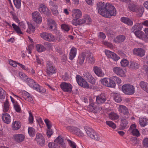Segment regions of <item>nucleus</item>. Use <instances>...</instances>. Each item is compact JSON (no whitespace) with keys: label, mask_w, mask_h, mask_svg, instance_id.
Listing matches in <instances>:
<instances>
[{"label":"nucleus","mask_w":148,"mask_h":148,"mask_svg":"<svg viewBox=\"0 0 148 148\" xmlns=\"http://www.w3.org/2000/svg\"><path fill=\"white\" fill-rule=\"evenodd\" d=\"M97 6L98 13L104 17L110 18L116 15V10L114 7L109 3L105 4L104 2H99L97 3Z\"/></svg>","instance_id":"f257e3e1"},{"label":"nucleus","mask_w":148,"mask_h":148,"mask_svg":"<svg viewBox=\"0 0 148 148\" xmlns=\"http://www.w3.org/2000/svg\"><path fill=\"white\" fill-rule=\"evenodd\" d=\"M96 102L92 103H90V106L94 110V112H96L99 111L101 109L99 107L98 104L103 103L106 100V98L104 94H101L99 95L96 96Z\"/></svg>","instance_id":"f03ea898"},{"label":"nucleus","mask_w":148,"mask_h":148,"mask_svg":"<svg viewBox=\"0 0 148 148\" xmlns=\"http://www.w3.org/2000/svg\"><path fill=\"white\" fill-rule=\"evenodd\" d=\"M123 92L125 94L131 95L133 94L135 91L134 87L132 85L129 84L123 85L122 87Z\"/></svg>","instance_id":"7ed1b4c3"},{"label":"nucleus","mask_w":148,"mask_h":148,"mask_svg":"<svg viewBox=\"0 0 148 148\" xmlns=\"http://www.w3.org/2000/svg\"><path fill=\"white\" fill-rule=\"evenodd\" d=\"M128 7L130 10L138 13L140 16L142 15L144 11L143 8L136 6L133 3L129 4Z\"/></svg>","instance_id":"20e7f679"},{"label":"nucleus","mask_w":148,"mask_h":148,"mask_svg":"<svg viewBox=\"0 0 148 148\" xmlns=\"http://www.w3.org/2000/svg\"><path fill=\"white\" fill-rule=\"evenodd\" d=\"M26 82L30 87L33 88L34 90L41 93L43 92L41 90L39 85L36 84L33 79L30 78H29Z\"/></svg>","instance_id":"39448f33"},{"label":"nucleus","mask_w":148,"mask_h":148,"mask_svg":"<svg viewBox=\"0 0 148 148\" xmlns=\"http://www.w3.org/2000/svg\"><path fill=\"white\" fill-rule=\"evenodd\" d=\"M41 37L44 40L49 42H54L55 38L54 36L51 33L43 32L40 34Z\"/></svg>","instance_id":"423d86ee"},{"label":"nucleus","mask_w":148,"mask_h":148,"mask_svg":"<svg viewBox=\"0 0 148 148\" xmlns=\"http://www.w3.org/2000/svg\"><path fill=\"white\" fill-rule=\"evenodd\" d=\"M76 79L77 83L79 86L87 88H89V86L87 82L80 75H77Z\"/></svg>","instance_id":"0eeeda50"},{"label":"nucleus","mask_w":148,"mask_h":148,"mask_svg":"<svg viewBox=\"0 0 148 148\" xmlns=\"http://www.w3.org/2000/svg\"><path fill=\"white\" fill-rule=\"evenodd\" d=\"M14 30L18 34H22L23 33L21 31V29L23 30L25 29V26L24 23L22 22L19 23L18 26H17L14 23H13L12 25Z\"/></svg>","instance_id":"6e6552de"},{"label":"nucleus","mask_w":148,"mask_h":148,"mask_svg":"<svg viewBox=\"0 0 148 148\" xmlns=\"http://www.w3.org/2000/svg\"><path fill=\"white\" fill-rule=\"evenodd\" d=\"M47 73L48 75H52L56 72V69L53 66L52 63L50 61H47Z\"/></svg>","instance_id":"1a4fd4ad"},{"label":"nucleus","mask_w":148,"mask_h":148,"mask_svg":"<svg viewBox=\"0 0 148 148\" xmlns=\"http://www.w3.org/2000/svg\"><path fill=\"white\" fill-rule=\"evenodd\" d=\"M60 87L63 91L70 92L72 91V86L69 83L63 82L60 84Z\"/></svg>","instance_id":"9d476101"},{"label":"nucleus","mask_w":148,"mask_h":148,"mask_svg":"<svg viewBox=\"0 0 148 148\" xmlns=\"http://www.w3.org/2000/svg\"><path fill=\"white\" fill-rule=\"evenodd\" d=\"M35 140L37 142L38 144L41 146L45 145V140L43 136L41 134L38 133L36 134Z\"/></svg>","instance_id":"9b49d317"},{"label":"nucleus","mask_w":148,"mask_h":148,"mask_svg":"<svg viewBox=\"0 0 148 148\" xmlns=\"http://www.w3.org/2000/svg\"><path fill=\"white\" fill-rule=\"evenodd\" d=\"M33 20L38 23H40L42 21V18L40 13L37 11H35L32 14Z\"/></svg>","instance_id":"f8f14e48"},{"label":"nucleus","mask_w":148,"mask_h":148,"mask_svg":"<svg viewBox=\"0 0 148 148\" xmlns=\"http://www.w3.org/2000/svg\"><path fill=\"white\" fill-rule=\"evenodd\" d=\"M47 24L49 30H52L54 31L56 30V25L55 21L52 19H47Z\"/></svg>","instance_id":"ddd939ff"},{"label":"nucleus","mask_w":148,"mask_h":148,"mask_svg":"<svg viewBox=\"0 0 148 148\" xmlns=\"http://www.w3.org/2000/svg\"><path fill=\"white\" fill-rule=\"evenodd\" d=\"M114 72L118 75L121 77H124L126 75L123 70L119 67H115L113 68Z\"/></svg>","instance_id":"4468645a"},{"label":"nucleus","mask_w":148,"mask_h":148,"mask_svg":"<svg viewBox=\"0 0 148 148\" xmlns=\"http://www.w3.org/2000/svg\"><path fill=\"white\" fill-rule=\"evenodd\" d=\"M135 35L138 38L141 39L145 41H148L147 38L144 33L140 30L136 31L134 32Z\"/></svg>","instance_id":"2eb2a0df"},{"label":"nucleus","mask_w":148,"mask_h":148,"mask_svg":"<svg viewBox=\"0 0 148 148\" xmlns=\"http://www.w3.org/2000/svg\"><path fill=\"white\" fill-rule=\"evenodd\" d=\"M136 126L135 124L131 125L129 128L128 131L131 132L133 136L138 137L140 135V133L138 130L136 129Z\"/></svg>","instance_id":"dca6fc26"},{"label":"nucleus","mask_w":148,"mask_h":148,"mask_svg":"<svg viewBox=\"0 0 148 148\" xmlns=\"http://www.w3.org/2000/svg\"><path fill=\"white\" fill-rule=\"evenodd\" d=\"M13 137L14 141L18 143L22 142L25 139L24 135L21 134H14Z\"/></svg>","instance_id":"f3484780"},{"label":"nucleus","mask_w":148,"mask_h":148,"mask_svg":"<svg viewBox=\"0 0 148 148\" xmlns=\"http://www.w3.org/2000/svg\"><path fill=\"white\" fill-rule=\"evenodd\" d=\"M72 16L73 18H79L82 16L81 11L79 9H74L72 11Z\"/></svg>","instance_id":"a211bd4d"},{"label":"nucleus","mask_w":148,"mask_h":148,"mask_svg":"<svg viewBox=\"0 0 148 148\" xmlns=\"http://www.w3.org/2000/svg\"><path fill=\"white\" fill-rule=\"evenodd\" d=\"M133 52L134 54L140 57L144 56L145 54V51L141 48L135 49L133 50Z\"/></svg>","instance_id":"6ab92c4d"},{"label":"nucleus","mask_w":148,"mask_h":148,"mask_svg":"<svg viewBox=\"0 0 148 148\" xmlns=\"http://www.w3.org/2000/svg\"><path fill=\"white\" fill-rule=\"evenodd\" d=\"M93 70L95 74L98 76L101 77H103L105 74L100 67L95 66L93 68Z\"/></svg>","instance_id":"aec40b11"},{"label":"nucleus","mask_w":148,"mask_h":148,"mask_svg":"<svg viewBox=\"0 0 148 148\" xmlns=\"http://www.w3.org/2000/svg\"><path fill=\"white\" fill-rule=\"evenodd\" d=\"M56 144L61 145L63 148L66 147L65 143L64 142V139L60 136H58L54 141Z\"/></svg>","instance_id":"412c9836"},{"label":"nucleus","mask_w":148,"mask_h":148,"mask_svg":"<svg viewBox=\"0 0 148 148\" xmlns=\"http://www.w3.org/2000/svg\"><path fill=\"white\" fill-rule=\"evenodd\" d=\"M2 119L3 122L7 124H9L11 122V117L10 115L6 113L2 114Z\"/></svg>","instance_id":"4be33fe9"},{"label":"nucleus","mask_w":148,"mask_h":148,"mask_svg":"<svg viewBox=\"0 0 148 148\" xmlns=\"http://www.w3.org/2000/svg\"><path fill=\"white\" fill-rule=\"evenodd\" d=\"M84 76L86 78L87 80L92 84H95V79L89 73H86L84 75Z\"/></svg>","instance_id":"5701e85b"},{"label":"nucleus","mask_w":148,"mask_h":148,"mask_svg":"<svg viewBox=\"0 0 148 148\" xmlns=\"http://www.w3.org/2000/svg\"><path fill=\"white\" fill-rule=\"evenodd\" d=\"M128 122L125 119H122L121 120L120 128L121 130H123L127 128L128 126L127 125Z\"/></svg>","instance_id":"b1692460"},{"label":"nucleus","mask_w":148,"mask_h":148,"mask_svg":"<svg viewBox=\"0 0 148 148\" xmlns=\"http://www.w3.org/2000/svg\"><path fill=\"white\" fill-rule=\"evenodd\" d=\"M77 52V49L72 47L70 51L69 58L71 60H73L75 57Z\"/></svg>","instance_id":"393cba45"},{"label":"nucleus","mask_w":148,"mask_h":148,"mask_svg":"<svg viewBox=\"0 0 148 148\" xmlns=\"http://www.w3.org/2000/svg\"><path fill=\"white\" fill-rule=\"evenodd\" d=\"M86 56V54L85 53H82L79 55L77 60V62L79 64L82 65L83 63Z\"/></svg>","instance_id":"a878e982"},{"label":"nucleus","mask_w":148,"mask_h":148,"mask_svg":"<svg viewBox=\"0 0 148 148\" xmlns=\"http://www.w3.org/2000/svg\"><path fill=\"white\" fill-rule=\"evenodd\" d=\"M21 126V123L18 121H15L13 123L12 129L14 130H17L19 129Z\"/></svg>","instance_id":"bb28decb"},{"label":"nucleus","mask_w":148,"mask_h":148,"mask_svg":"<svg viewBox=\"0 0 148 148\" xmlns=\"http://www.w3.org/2000/svg\"><path fill=\"white\" fill-rule=\"evenodd\" d=\"M84 129L88 136L90 138L95 132L92 129L88 127H86Z\"/></svg>","instance_id":"cd10ccee"},{"label":"nucleus","mask_w":148,"mask_h":148,"mask_svg":"<svg viewBox=\"0 0 148 148\" xmlns=\"http://www.w3.org/2000/svg\"><path fill=\"white\" fill-rule=\"evenodd\" d=\"M121 21L129 25H131L133 24L132 21L130 18L127 17H122L121 18Z\"/></svg>","instance_id":"c85d7f7f"},{"label":"nucleus","mask_w":148,"mask_h":148,"mask_svg":"<svg viewBox=\"0 0 148 148\" xmlns=\"http://www.w3.org/2000/svg\"><path fill=\"white\" fill-rule=\"evenodd\" d=\"M125 39V37L124 36L120 35L116 36L114 41L115 43H119L123 42Z\"/></svg>","instance_id":"c756f323"},{"label":"nucleus","mask_w":148,"mask_h":148,"mask_svg":"<svg viewBox=\"0 0 148 148\" xmlns=\"http://www.w3.org/2000/svg\"><path fill=\"white\" fill-rule=\"evenodd\" d=\"M119 112L125 115H127L128 113V111L127 108L123 105H120L119 108Z\"/></svg>","instance_id":"7c9ffc66"},{"label":"nucleus","mask_w":148,"mask_h":148,"mask_svg":"<svg viewBox=\"0 0 148 148\" xmlns=\"http://www.w3.org/2000/svg\"><path fill=\"white\" fill-rule=\"evenodd\" d=\"M139 65L135 62L131 61L130 63L129 68L132 70L138 69L139 68Z\"/></svg>","instance_id":"2f4dec72"},{"label":"nucleus","mask_w":148,"mask_h":148,"mask_svg":"<svg viewBox=\"0 0 148 148\" xmlns=\"http://www.w3.org/2000/svg\"><path fill=\"white\" fill-rule=\"evenodd\" d=\"M139 85L142 89L148 93V84L146 82L142 81L140 82Z\"/></svg>","instance_id":"473e14b6"},{"label":"nucleus","mask_w":148,"mask_h":148,"mask_svg":"<svg viewBox=\"0 0 148 148\" xmlns=\"http://www.w3.org/2000/svg\"><path fill=\"white\" fill-rule=\"evenodd\" d=\"M108 117L111 120H115L118 119L119 118V116L116 113L111 112L108 114Z\"/></svg>","instance_id":"72a5a7b5"},{"label":"nucleus","mask_w":148,"mask_h":148,"mask_svg":"<svg viewBox=\"0 0 148 148\" xmlns=\"http://www.w3.org/2000/svg\"><path fill=\"white\" fill-rule=\"evenodd\" d=\"M147 120L144 118H140L139 122L141 127H144L147 124Z\"/></svg>","instance_id":"f704fd0d"},{"label":"nucleus","mask_w":148,"mask_h":148,"mask_svg":"<svg viewBox=\"0 0 148 148\" xmlns=\"http://www.w3.org/2000/svg\"><path fill=\"white\" fill-rule=\"evenodd\" d=\"M113 96L116 102L119 103L122 101L121 98L119 93H114Z\"/></svg>","instance_id":"c9c22d12"},{"label":"nucleus","mask_w":148,"mask_h":148,"mask_svg":"<svg viewBox=\"0 0 148 148\" xmlns=\"http://www.w3.org/2000/svg\"><path fill=\"white\" fill-rule=\"evenodd\" d=\"M86 59L89 62L91 63H93L95 62V59L93 58V55L91 53H88Z\"/></svg>","instance_id":"e433bc0d"},{"label":"nucleus","mask_w":148,"mask_h":148,"mask_svg":"<svg viewBox=\"0 0 148 148\" xmlns=\"http://www.w3.org/2000/svg\"><path fill=\"white\" fill-rule=\"evenodd\" d=\"M9 104L8 101V99H7L5 101L4 103V104L3 105V111L5 113L8 112L9 110Z\"/></svg>","instance_id":"4c0bfd02"},{"label":"nucleus","mask_w":148,"mask_h":148,"mask_svg":"<svg viewBox=\"0 0 148 148\" xmlns=\"http://www.w3.org/2000/svg\"><path fill=\"white\" fill-rule=\"evenodd\" d=\"M142 27L141 23H137L133 27L132 30L134 32L135 30L138 31L141 30Z\"/></svg>","instance_id":"58836bf2"},{"label":"nucleus","mask_w":148,"mask_h":148,"mask_svg":"<svg viewBox=\"0 0 148 148\" xmlns=\"http://www.w3.org/2000/svg\"><path fill=\"white\" fill-rule=\"evenodd\" d=\"M28 25V28L26 32H27L31 34L33 33L35 31V27L31 24L27 23Z\"/></svg>","instance_id":"ea45409f"},{"label":"nucleus","mask_w":148,"mask_h":148,"mask_svg":"<svg viewBox=\"0 0 148 148\" xmlns=\"http://www.w3.org/2000/svg\"><path fill=\"white\" fill-rule=\"evenodd\" d=\"M36 49L38 52H41L45 51L46 50V48L44 46L40 45H37L36 46Z\"/></svg>","instance_id":"a19ab883"},{"label":"nucleus","mask_w":148,"mask_h":148,"mask_svg":"<svg viewBox=\"0 0 148 148\" xmlns=\"http://www.w3.org/2000/svg\"><path fill=\"white\" fill-rule=\"evenodd\" d=\"M28 131L29 135L33 137L34 136L36 133L35 130L31 127H29Z\"/></svg>","instance_id":"79ce46f5"},{"label":"nucleus","mask_w":148,"mask_h":148,"mask_svg":"<svg viewBox=\"0 0 148 148\" xmlns=\"http://www.w3.org/2000/svg\"><path fill=\"white\" fill-rule=\"evenodd\" d=\"M73 133L79 136H82L84 135L83 133L80 131V129L77 127L75 129Z\"/></svg>","instance_id":"37998d69"},{"label":"nucleus","mask_w":148,"mask_h":148,"mask_svg":"<svg viewBox=\"0 0 148 148\" xmlns=\"http://www.w3.org/2000/svg\"><path fill=\"white\" fill-rule=\"evenodd\" d=\"M39 10L41 13L45 14L46 13L47 9L45 5H40Z\"/></svg>","instance_id":"c03bdc74"},{"label":"nucleus","mask_w":148,"mask_h":148,"mask_svg":"<svg viewBox=\"0 0 148 148\" xmlns=\"http://www.w3.org/2000/svg\"><path fill=\"white\" fill-rule=\"evenodd\" d=\"M48 146L49 148H60V146L54 142L49 143Z\"/></svg>","instance_id":"a18cd8bd"},{"label":"nucleus","mask_w":148,"mask_h":148,"mask_svg":"<svg viewBox=\"0 0 148 148\" xmlns=\"http://www.w3.org/2000/svg\"><path fill=\"white\" fill-rule=\"evenodd\" d=\"M20 77L23 80L26 82V80L29 78L26 75L22 72H20L19 73Z\"/></svg>","instance_id":"49530a36"},{"label":"nucleus","mask_w":148,"mask_h":148,"mask_svg":"<svg viewBox=\"0 0 148 148\" xmlns=\"http://www.w3.org/2000/svg\"><path fill=\"white\" fill-rule=\"evenodd\" d=\"M95 140L100 141L101 140L100 136L96 132H95L93 136L91 138Z\"/></svg>","instance_id":"de8ad7c7"},{"label":"nucleus","mask_w":148,"mask_h":148,"mask_svg":"<svg viewBox=\"0 0 148 148\" xmlns=\"http://www.w3.org/2000/svg\"><path fill=\"white\" fill-rule=\"evenodd\" d=\"M106 124L109 127L114 129L116 128L115 124L112 121H106Z\"/></svg>","instance_id":"09e8293b"},{"label":"nucleus","mask_w":148,"mask_h":148,"mask_svg":"<svg viewBox=\"0 0 148 148\" xmlns=\"http://www.w3.org/2000/svg\"><path fill=\"white\" fill-rule=\"evenodd\" d=\"M110 78H104L103 79H101L100 80V82L103 85H105L106 86H107L109 82Z\"/></svg>","instance_id":"8fccbe9b"},{"label":"nucleus","mask_w":148,"mask_h":148,"mask_svg":"<svg viewBox=\"0 0 148 148\" xmlns=\"http://www.w3.org/2000/svg\"><path fill=\"white\" fill-rule=\"evenodd\" d=\"M14 106L15 111L18 112H20L21 110V108L17 102H15V103L14 104Z\"/></svg>","instance_id":"3c124183"},{"label":"nucleus","mask_w":148,"mask_h":148,"mask_svg":"<svg viewBox=\"0 0 148 148\" xmlns=\"http://www.w3.org/2000/svg\"><path fill=\"white\" fill-rule=\"evenodd\" d=\"M13 1L16 7L17 8H20L21 5V0H13Z\"/></svg>","instance_id":"603ef678"},{"label":"nucleus","mask_w":148,"mask_h":148,"mask_svg":"<svg viewBox=\"0 0 148 148\" xmlns=\"http://www.w3.org/2000/svg\"><path fill=\"white\" fill-rule=\"evenodd\" d=\"M109 81H110L108 82L107 84V87L112 88L114 87L115 86L116 84L114 81L110 79Z\"/></svg>","instance_id":"864d4df0"},{"label":"nucleus","mask_w":148,"mask_h":148,"mask_svg":"<svg viewBox=\"0 0 148 148\" xmlns=\"http://www.w3.org/2000/svg\"><path fill=\"white\" fill-rule=\"evenodd\" d=\"M121 64L122 66L125 67L128 65L129 62L127 60L124 58L121 61Z\"/></svg>","instance_id":"5fc2aeb1"},{"label":"nucleus","mask_w":148,"mask_h":148,"mask_svg":"<svg viewBox=\"0 0 148 148\" xmlns=\"http://www.w3.org/2000/svg\"><path fill=\"white\" fill-rule=\"evenodd\" d=\"M84 19L85 21V23L86 24H88L91 21V19L90 17L88 15H85L84 17Z\"/></svg>","instance_id":"6e6d98bb"},{"label":"nucleus","mask_w":148,"mask_h":148,"mask_svg":"<svg viewBox=\"0 0 148 148\" xmlns=\"http://www.w3.org/2000/svg\"><path fill=\"white\" fill-rule=\"evenodd\" d=\"M61 28L64 31L68 32L70 29L69 27L67 25L62 24L61 25Z\"/></svg>","instance_id":"4d7b16f0"},{"label":"nucleus","mask_w":148,"mask_h":148,"mask_svg":"<svg viewBox=\"0 0 148 148\" xmlns=\"http://www.w3.org/2000/svg\"><path fill=\"white\" fill-rule=\"evenodd\" d=\"M79 18H74L72 21V23L74 25L77 26L79 25Z\"/></svg>","instance_id":"13d9d810"},{"label":"nucleus","mask_w":148,"mask_h":148,"mask_svg":"<svg viewBox=\"0 0 148 148\" xmlns=\"http://www.w3.org/2000/svg\"><path fill=\"white\" fill-rule=\"evenodd\" d=\"M113 53L108 50H105V53L106 56L109 58H110Z\"/></svg>","instance_id":"bf43d9fd"},{"label":"nucleus","mask_w":148,"mask_h":148,"mask_svg":"<svg viewBox=\"0 0 148 148\" xmlns=\"http://www.w3.org/2000/svg\"><path fill=\"white\" fill-rule=\"evenodd\" d=\"M5 91L2 88L0 92V99H3L5 97Z\"/></svg>","instance_id":"052dcab7"},{"label":"nucleus","mask_w":148,"mask_h":148,"mask_svg":"<svg viewBox=\"0 0 148 148\" xmlns=\"http://www.w3.org/2000/svg\"><path fill=\"white\" fill-rule=\"evenodd\" d=\"M44 121L48 129H50L51 127V125L50 121L47 119H45Z\"/></svg>","instance_id":"680f3d73"},{"label":"nucleus","mask_w":148,"mask_h":148,"mask_svg":"<svg viewBox=\"0 0 148 148\" xmlns=\"http://www.w3.org/2000/svg\"><path fill=\"white\" fill-rule=\"evenodd\" d=\"M68 141L70 146L73 148H76V145L74 142L71 140H68Z\"/></svg>","instance_id":"e2e57ef3"},{"label":"nucleus","mask_w":148,"mask_h":148,"mask_svg":"<svg viewBox=\"0 0 148 148\" xmlns=\"http://www.w3.org/2000/svg\"><path fill=\"white\" fill-rule=\"evenodd\" d=\"M98 37L100 39L104 40L106 37L105 34L103 32H100L98 34Z\"/></svg>","instance_id":"0e129e2a"},{"label":"nucleus","mask_w":148,"mask_h":148,"mask_svg":"<svg viewBox=\"0 0 148 148\" xmlns=\"http://www.w3.org/2000/svg\"><path fill=\"white\" fill-rule=\"evenodd\" d=\"M29 123H31L33 122L34 120L33 116L30 111L29 112Z\"/></svg>","instance_id":"69168bd1"},{"label":"nucleus","mask_w":148,"mask_h":148,"mask_svg":"<svg viewBox=\"0 0 148 148\" xmlns=\"http://www.w3.org/2000/svg\"><path fill=\"white\" fill-rule=\"evenodd\" d=\"M143 144L144 147L148 148V138H145L143 140Z\"/></svg>","instance_id":"338daca9"},{"label":"nucleus","mask_w":148,"mask_h":148,"mask_svg":"<svg viewBox=\"0 0 148 148\" xmlns=\"http://www.w3.org/2000/svg\"><path fill=\"white\" fill-rule=\"evenodd\" d=\"M110 58L112 59L115 61H117L119 59V57H118L115 53H113Z\"/></svg>","instance_id":"774afa93"}]
</instances>
